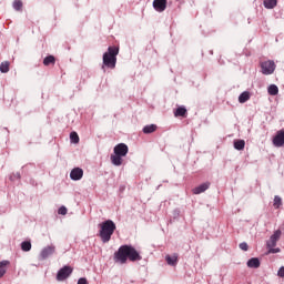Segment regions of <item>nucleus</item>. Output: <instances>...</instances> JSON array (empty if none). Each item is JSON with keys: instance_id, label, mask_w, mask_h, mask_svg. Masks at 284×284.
<instances>
[{"instance_id": "obj_24", "label": "nucleus", "mask_w": 284, "mask_h": 284, "mask_svg": "<svg viewBox=\"0 0 284 284\" xmlns=\"http://www.w3.org/2000/svg\"><path fill=\"white\" fill-rule=\"evenodd\" d=\"M282 205L283 200L281 199V196L275 195L273 206L275 207V210H278V207H281Z\"/></svg>"}, {"instance_id": "obj_30", "label": "nucleus", "mask_w": 284, "mask_h": 284, "mask_svg": "<svg viewBox=\"0 0 284 284\" xmlns=\"http://www.w3.org/2000/svg\"><path fill=\"white\" fill-rule=\"evenodd\" d=\"M250 246H247V243L243 242L240 244V250H243V252H247Z\"/></svg>"}, {"instance_id": "obj_23", "label": "nucleus", "mask_w": 284, "mask_h": 284, "mask_svg": "<svg viewBox=\"0 0 284 284\" xmlns=\"http://www.w3.org/2000/svg\"><path fill=\"white\" fill-rule=\"evenodd\" d=\"M268 94H271V97H276V94H278V87L271 84L268 87Z\"/></svg>"}, {"instance_id": "obj_20", "label": "nucleus", "mask_w": 284, "mask_h": 284, "mask_svg": "<svg viewBox=\"0 0 284 284\" xmlns=\"http://www.w3.org/2000/svg\"><path fill=\"white\" fill-rule=\"evenodd\" d=\"M240 103H247L250 101V92L244 91L243 93L240 94L239 97Z\"/></svg>"}, {"instance_id": "obj_15", "label": "nucleus", "mask_w": 284, "mask_h": 284, "mask_svg": "<svg viewBox=\"0 0 284 284\" xmlns=\"http://www.w3.org/2000/svg\"><path fill=\"white\" fill-rule=\"evenodd\" d=\"M264 8H266V10H274V8H276L278 0H264Z\"/></svg>"}, {"instance_id": "obj_29", "label": "nucleus", "mask_w": 284, "mask_h": 284, "mask_svg": "<svg viewBox=\"0 0 284 284\" xmlns=\"http://www.w3.org/2000/svg\"><path fill=\"white\" fill-rule=\"evenodd\" d=\"M268 254H278L281 252V248H274V247H267Z\"/></svg>"}, {"instance_id": "obj_3", "label": "nucleus", "mask_w": 284, "mask_h": 284, "mask_svg": "<svg viewBox=\"0 0 284 284\" xmlns=\"http://www.w3.org/2000/svg\"><path fill=\"white\" fill-rule=\"evenodd\" d=\"M128 152H130V149L125 143L115 145L113 149V154H111L112 165H115L116 168L123 165V156H128Z\"/></svg>"}, {"instance_id": "obj_17", "label": "nucleus", "mask_w": 284, "mask_h": 284, "mask_svg": "<svg viewBox=\"0 0 284 284\" xmlns=\"http://www.w3.org/2000/svg\"><path fill=\"white\" fill-rule=\"evenodd\" d=\"M156 129H158L156 124H149L143 128V133L152 134V132H156Z\"/></svg>"}, {"instance_id": "obj_25", "label": "nucleus", "mask_w": 284, "mask_h": 284, "mask_svg": "<svg viewBox=\"0 0 284 284\" xmlns=\"http://www.w3.org/2000/svg\"><path fill=\"white\" fill-rule=\"evenodd\" d=\"M70 141L71 143H79L80 139H79V133L77 132H71L70 133Z\"/></svg>"}, {"instance_id": "obj_2", "label": "nucleus", "mask_w": 284, "mask_h": 284, "mask_svg": "<svg viewBox=\"0 0 284 284\" xmlns=\"http://www.w3.org/2000/svg\"><path fill=\"white\" fill-rule=\"evenodd\" d=\"M99 236L102 243H110L112 234L116 231V224L112 220H106L99 224Z\"/></svg>"}, {"instance_id": "obj_31", "label": "nucleus", "mask_w": 284, "mask_h": 284, "mask_svg": "<svg viewBox=\"0 0 284 284\" xmlns=\"http://www.w3.org/2000/svg\"><path fill=\"white\" fill-rule=\"evenodd\" d=\"M277 275L280 276V278H284V266L280 267Z\"/></svg>"}, {"instance_id": "obj_19", "label": "nucleus", "mask_w": 284, "mask_h": 284, "mask_svg": "<svg viewBox=\"0 0 284 284\" xmlns=\"http://www.w3.org/2000/svg\"><path fill=\"white\" fill-rule=\"evenodd\" d=\"M234 149L239 151L245 150V140H235Z\"/></svg>"}, {"instance_id": "obj_14", "label": "nucleus", "mask_w": 284, "mask_h": 284, "mask_svg": "<svg viewBox=\"0 0 284 284\" xmlns=\"http://www.w3.org/2000/svg\"><path fill=\"white\" fill-rule=\"evenodd\" d=\"M247 267L258 270V267H261V261L258 260V257H253V258L248 260Z\"/></svg>"}, {"instance_id": "obj_11", "label": "nucleus", "mask_w": 284, "mask_h": 284, "mask_svg": "<svg viewBox=\"0 0 284 284\" xmlns=\"http://www.w3.org/2000/svg\"><path fill=\"white\" fill-rule=\"evenodd\" d=\"M70 179L72 181H81V179H83V169L81 168L73 169L70 173Z\"/></svg>"}, {"instance_id": "obj_7", "label": "nucleus", "mask_w": 284, "mask_h": 284, "mask_svg": "<svg viewBox=\"0 0 284 284\" xmlns=\"http://www.w3.org/2000/svg\"><path fill=\"white\" fill-rule=\"evenodd\" d=\"M70 274H72V267L71 266H64L58 272L57 281H65V278L70 277Z\"/></svg>"}, {"instance_id": "obj_28", "label": "nucleus", "mask_w": 284, "mask_h": 284, "mask_svg": "<svg viewBox=\"0 0 284 284\" xmlns=\"http://www.w3.org/2000/svg\"><path fill=\"white\" fill-rule=\"evenodd\" d=\"M8 265H10V261L4 260L0 262V270H6L3 267H8Z\"/></svg>"}, {"instance_id": "obj_32", "label": "nucleus", "mask_w": 284, "mask_h": 284, "mask_svg": "<svg viewBox=\"0 0 284 284\" xmlns=\"http://www.w3.org/2000/svg\"><path fill=\"white\" fill-rule=\"evenodd\" d=\"M78 284H88V278H85V277L79 278Z\"/></svg>"}, {"instance_id": "obj_4", "label": "nucleus", "mask_w": 284, "mask_h": 284, "mask_svg": "<svg viewBox=\"0 0 284 284\" xmlns=\"http://www.w3.org/2000/svg\"><path fill=\"white\" fill-rule=\"evenodd\" d=\"M118 54H119L118 47H109L108 52H104V54H103L102 70H105V68H110L111 70H114L116 68V55Z\"/></svg>"}, {"instance_id": "obj_9", "label": "nucleus", "mask_w": 284, "mask_h": 284, "mask_svg": "<svg viewBox=\"0 0 284 284\" xmlns=\"http://www.w3.org/2000/svg\"><path fill=\"white\" fill-rule=\"evenodd\" d=\"M153 8L156 12H165V9L168 8V0H154Z\"/></svg>"}, {"instance_id": "obj_27", "label": "nucleus", "mask_w": 284, "mask_h": 284, "mask_svg": "<svg viewBox=\"0 0 284 284\" xmlns=\"http://www.w3.org/2000/svg\"><path fill=\"white\" fill-rule=\"evenodd\" d=\"M58 213L61 214L62 216H65V214H68V209L65 206H61Z\"/></svg>"}, {"instance_id": "obj_8", "label": "nucleus", "mask_w": 284, "mask_h": 284, "mask_svg": "<svg viewBox=\"0 0 284 284\" xmlns=\"http://www.w3.org/2000/svg\"><path fill=\"white\" fill-rule=\"evenodd\" d=\"M54 252H57V247H54V245H49V246L42 248V251L40 253V260L45 261V258H48L49 256H52V254H54Z\"/></svg>"}, {"instance_id": "obj_26", "label": "nucleus", "mask_w": 284, "mask_h": 284, "mask_svg": "<svg viewBox=\"0 0 284 284\" xmlns=\"http://www.w3.org/2000/svg\"><path fill=\"white\" fill-rule=\"evenodd\" d=\"M13 8L17 11H20L23 8V2L21 0H14Z\"/></svg>"}, {"instance_id": "obj_18", "label": "nucleus", "mask_w": 284, "mask_h": 284, "mask_svg": "<svg viewBox=\"0 0 284 284\" xmlns=\"http://www.w3.org/2000/svg\"><path fill=\"white\" fill-rule=\"evenodd\" d=\"M54 63H57L54 55H48L43 60V65H54Z\"/></svg>"}, {"instance_id": "obj_1", "label": "nucleus", "mask_w": 284, "mask_h": 284, "mask_svg": "<svg viewBox=\"0 0 284 284\" xmlns=\"http://www.w3.org/2000/svg\"><path fill=\"white\" fill-rule=\"evenodd\" d=\"M128 260L134 263L136 261H142L143 257L141 256V253L134 248V246L124 244L120 246L119 250L114 253V262L121 263V265H125Z\"/></svg>"}, {"instance_id": "obj_10", "label": "nucleus", "mask_w": 284, "mask_h": 284, "mask_svg": "<svg viewBox=\"0 0 284 284\" xmlns=\"http://www.w3.org/2000/svg\"><path fill=\"white\" fill-rule=\"evenodd\" d=\"M273 144L276 148H283V145H284V130H281V131L277 132V134L273 139Z\"/></svg>"}, {"instance_id": "obj_5", "label": "nucleus", "mask_w": 284, "mask_h": 284, "mask_svg": "<svg viewBox=\"0 0 284 284\" xmlns=\"http://www.w3.org/2000/svg\"><path fill=\"white\" fill-rule=\"evenodd\" d=\"M260 65L262 69V74H274V70H276V63H274L272 60L263 61L260 63Z\"/></svg>"}, {"instance_id": "obj_22", "label": "nucleus", "mask_w": 284, "mask_h": 284, "mask_svg": "<svg viewBox=\"0 0 284 284\" xmlns=\"http://www.w3.org/2000/svg\"><path fill=\"white\" fill-rule=\"evenodd\" d=\"M22 252H30L32 250V243L30 241H24L21 243Z\"/></svg>"}, {"instance_id": "obj_13", "label": "nucleus", "mask_w": 284, "mask_h": 284, "mask_svg": "<svg viewBox=\"0 0 284 284\" xmlns=\"http://www.w3.org/2000/svg\"><path fill=\"white\" fill-rule=\"evenodd\" d=\"M165 261L168 265H172L174 267L179 263V255L178 254L166 255Z\"/></svg>"}, {"instance_id": "obj_33", "label": "nucleus", "mask_w": 284, "mask_h": 284, "mask_svg": "<svg viewBox=\"0 0 284 284\" xmlns=\"http://www.w3.org/2000/svg\"><path fill=\"white\" fill-rule=\"evenodd\" d=\"M4 275H6V270H0V278H3Z\"/></svg>"}, {"instance_id": "obj_21", "label": "nucleus", "mask_w": 284, "mask_h": 284, "mask_svg": "<svg viewBox=\"0 0 284 284\" xmlns=\"http://www.w3.org/2000/svg\"><path fill=\"white\" fill-rule=\"evenodd\" d=\"M0 72H2L3 74L10 72V62L4 61L0 64Z\"/></svg>"}, {"instance_id": "obj_6", "label": "nucleus", "mask_w": 284, "mask_h": 284, "mask_svg": "<svg viewBox=\"0 0 284 284\" xmlns=\"http://www.w3.org/2000/svg\"><path fill=\"white\" fill-rule=\"evenodd\" d=\"M283 232L281 230H276L266 242V247H274L278 241H281Z\"/></svg>"}, {"instance_id": "obj_12", "label": "nucleus", "mask_w": 284, "mask_h": 284, "mask_svg": "<svg viewBox=\"0 0 284 284\" xmlns=\"http://www.w3.org/2000/svg\"><path fill=\"white\" fill-rule=\"evenodd\" d=\"M206 190H210V182L200 184L199 186L194 187L192 192L193 194H203V192H205Z\"/></svg>"}, {"instance_id": "obj_16", "label": "nucleus", "mask_w": 284, "mask_h": 284, "mask_svg": "<svg viewBox=\"0 0 284 284\" xmlns=\"http://www.w3.org/2000/svg\"><path fill=\"white\" fill-rule=\"evenodd\" d=\"M174 116H187V109L185 106H179L174 112Z\"/></svg>"}]
</instances>
